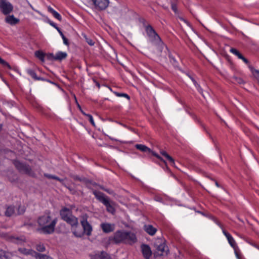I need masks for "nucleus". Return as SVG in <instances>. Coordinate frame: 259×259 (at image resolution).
Masks as SVG:
<instances>
[{
	"mask_svg": "<svg viewBox=\"0 0 259 259\" xmlns=\"http://www.w3.org/2000/svg\"><path fill=\"white\" fill-rule=\"evenodd\" d=\"M97 8L100 10H103L107 8L109 5L108 0H92Z\"/></svg>",
	"mask_w": 259,
	"mask_h": 259,
	"instance_id": "nucleus-13",
	"label": "nucleus"
},
{
	"mask_svg": "<svg viewBox=\"0 0 259 259\" xmlns=\"http://www.w3.org/2000/svg\"><path fill=\"white\" fill-rule=\"evenodd\" d=\"M160 154L162 156H164L166 158V159L169 161L170 165L174 166L175 163L174 158L169 155H168L166 152H165L164 150H161L160 151Z\"/></svg>",
	"mask_w": 259,
	"mask_h": 259,
	"instance_id": "nucleus-22",
	"label": "nucleus"
},
{
	"mask_svg": "<svg viewBox=\"0 0 259 259\" xmlns=\"http://www.w3.org/2000/svg\"><path fill=\"white\" fill-rule=\"evenodd\" d=\"M60 33V35H61V36H62L63 35H64V34H63V32H62V31H61V32H60V33Z\"/></svg>",
	"mask_w": 259,
	"mask_h": 259,
	"instance_id": "nucleus-58",
	"label": "nucleus"
},
{
	"mask_svg": "<svg viewBox=\"0 0 259 259\" xmlns=\"http://www.w3.org/2000/svg\"><path fill=\"white\" fill-rule=\"evenodd\" d=\"M60 215L62 220L66 222L73 228L78 226V219L72 214V211L67 207H63L60 211Z\"/></svg>",
	"mask_w": 259,
	"mask_h": 259,
	"instance_id": "nucleus-4",
	"label": "nucleus"
},
{
	"mask_svg": "<svg viewBox=\"0 0 259 259\" xmlns=\"http://www.w3.org/2000/svg\"><path fill=\"white\" fill-rule=\"evenodd\" d=\"M72 178L76 181H78L79 182H82L83 179L82 178L80 177L79 176L74 175L72 176Z\"/></svg>",
	"mask_w": 259,
	"mask_h": 259,
	"instance_id": "nucleus-36",
	"label": "nucleus"
},
{
	"mask_svg": "<svg viewBox=\"0 0 259 259\" xmlns=\"http://www.w3.org/2000/svg\"><path fill=\"white\" fill-rule=\"evenodd\" d=\"M74 99L75 101V103L77 105V108L79 109V110H81V107L80 105L79 104V103H78L76 97L75 96V95H74Z\"/></svg>",
	"mask_w": 259,
	"mask_h": 259,
	"instance_id": "nucleus-47",
	"label": "nucleus"
},
{
	"mask_svg": "<svg viewBox=\"0 0 259 259\" xmlns=\"http://www.w3.org/2000/svg\"><path fill=\"white\" fill-rule=\"evenodd\" d=\"M92 79L94 82L96 84V86L99 89L100 88V83L96 80L95 78H93Z\"/></svg>",
	"mask_w": 259,
	"mask_h": 259,
	"instance_id": "nucleus-43",
	"label": "nucleus"
},
{
	"mask_svg": "<svg viewBox=\"0 0 259 259\" xmlns=\"http://www.w3.org/2000/svg\"><path fill=\"white\" fill-rule=\"evenodd\" d=\"M90 256L91 259H112L108 254L103 251L91 254Z\"/></svg>",
	"mask_w": 259,
	"mask_h": 259,
	"instance_id": "nucleus-16",
	"label": "nucleus"
},
{
	"mask_svg": "<svg viewBox=\"0 0 259 259\" xmlns=\"http://www.w3.org/2000/svg\"><path fill=\"white\" fill-rule=\"evenodd\" d=\"M126 231L123 230L117 231L114 234L113 237L110 240L113 241L116 244L120 243H124L126 236Z\"/></svg>",
	"mask_w": 259,
	"mask_h": 259,
	"instance_id": "nucleus-7",
	"label": "nucleus"
},
{
	"mask_svg": "<svg viewBox=\"0 0 259 259\" xmlns=\"http://www.w3.org/2000/svg\"><path fill=\"white\" fill-rule=\"evenodd\" d=\"M230 52L235 56H236V55L239 52V51L236 49L233 48L230 49Z\"/></svg>",
	"mask_w": 259,
	"mask_h": 259,
	"instance_id": "nucleus-38",
	"label": "nucleus"
},
{
	"mask_svg": "<svg viewBox=\"0 0 259 259\" xmlns=\"http://www.w3.org/2000/svg\"><path fill=\"white\" fill-rule=\"evenodd\" d=\"M0 9L4 14L8 15L13 11V7L10 3L5 0H1Z\"/></svg>",
	"mask_w": 259,
	"mask_h": 259,
	"instance_id": "nucleus-9",
	"label": "nucleus"
},
{
	"mask_svg": "<svg viewBox=\"0 0 259 259\" xmlns=\"http://www.w3.org/2000/svg\"><path fill=\"white\" fill-rule=\"evenodd\" d=\"M187 75L191 79V80L193 81V82L194 84L195 85V86H196L197 82L194 79V78L192 76H191L190 75H189L188 74H187Z\"/></svg>",
	"mask_w": 259,
	"mask_h": 259,
	"instance_id": "nucleus-41",
	"label": "nucleus"
},
{
	"mask_svg": "<svg viewBox=\"0 0 259 259\" xmlns=\"http://www.w3.org/2000/svg\"><path fill=\"white\" fill-rule=\"evenodd\" d=\"M67 56V54L66 52L59 51L57 52L53 58L55 60L61 61L65 59Z\"/></svg>",
	"mask_w": 259,
	"mask_h": 259,
	"instance_id": "nucleus-20",
	"label": "nucleus"
},
{
	"mask_svg": "<svg viewBox=\"0 0 259 259\" xmlns=\"http://www.w3.org/2000/svg\"><path fill=\"white\" fill-rule=\"evenodd\" d=\"M89 216L87 214H83L80 216V224L83 228V232L81 231H78L76 228L72 229L73 234L77 237H81L83 235V233L89 236L91 235L93 228L92 225L88 222V220Z\"/></svg>",
	"mask_w": 259,
	"mask_h": 259,
	"instance_id": "nucleus-3",
	"label": "nucleus"
},
{
	"mask_svg": "<svg viewBox=\"0 0 259 259\" xmlns=\"http://www.w3.org/2000/svg\"><path fill=\"white\" fill-rule=\"evenodd\" d=\"M1 128H2V126H0V131L1 130Z\"/></svg>",
	"mask_w": 259,
	"mask_h": 259,
	"instance_id": "nucleus-61",
	"label": "nucleus"
},
{
	"mask_svg": "<svg viewBox=\"0 0 259 259\" xmlns=\"http://www.w3.org/2000/svg\"><path fill=\"white\" fill-rule=\"evenodd\" d=\"M195 87H196V88H197V89L198 91L200 93L202 94V89L201 88V87L200 86V85H199V84H198L197 83V84H196V86H195Z\"/></svg>",
	"mask_w": 259,
	"mask_h": 259,
	"instance_id": "nucleus-44",
	"label": "nucleus"
},
{
	"mask_svg": "<svg viewBox=\"0 0 259 259\" xmlns=\"http://www.w3.org/2000/svg\"><path fill=\"white\" fill-rule=\"evenodd\" d=\"M58 31L59 33H60V32L61 31V30L60 29V28L59 27H58V26H56V27L55 28Z\"/></svg>",
	"mask_w": 259,
	"mask_h": 259,
	"instance_id": "nucleus-56",
	"label": "nucleus"
},
{
	"mask_svg": "<svg viewBox=\"0 0 259 259\" xmlns=\"http://www.w3.org/2000/svg\"><path fill=\"white\" fill-rule=\"evenodd\" d=\"M53 179L56 180L60 182V183H61L62 185H64V179H60L58 177L54 176V175L53 176Z\"/></svg>",
	"mask_w": 259,
	"mask_h": 259,
	"instance_id": "nucleus-35",
	"label": "nucleus"
},
{
	"mask_svg": "<svg viewBox=\"0 0 259 259\" xmlns=\"http://www.w3.org/2000/svg\"><path fill=\"white\" fill-rule=\"evenodd\" d=\"M187 75L191 79V80L193 81V82L194 84L195 85V86H196L197 82L194 79V78L192 76H191L190 75H189L188 74H187Z\"/></svg>",
	"mask_w": 259,
	"mask_h": 259,
	"instance_id": "nucleus-40",
	"label": "nucleus"
},
{
	"mask_svg": "<svg viewBox=\"0 0 259 259\" xmlns=\"http://www.w3.org/2000/svg\"><path fill=\"white\" fill-rule=\"evenodd\" d=\"M80 111V112H81V113L84 115V116H87V115H89V114H87V113H85L82 110V109L81 108V110H79Z\"/></svg>",
	"mask_w": 259,
	"mask_h": 259,
	"instance_id": "nucleus-53",
	"label": "nucleus"
},
{
	"mask_svg": "<svg viewBox=\"0 0 259 259\" xmlns=\"http://www.w3.org/2000/svg\"><path fill=\"white\" fill-rule=\"evenodd\" d=\"M126 235L124 243L132 245L137 242L136 235L134 232L126 231Z\"/></svg>",
	"mask_w": 259,
	"mask_h": 259,
	"instance_id": "nucleus-12",
	"label": "nucleus"
},
{
	"mask_svg": "<svg viewBox=\"0 0 259 259\" xmlns=\"http://www.w3.org/2000/svg\"><path fill=\"white\" fill-rule=\"evenodd\" d=\"M141 249L145 259H150L152 255V251L150 246L147 244H142L141 245Z\"/></svg>",
	"mask_w": 259,
	"mask_h": 259,
	"instance_id": "nucleus-14",
	"label": "nucleus"
},
{
	"mask_svg": "<svg viewBox=\"0 0 259 259\" xmlns=\"http://www.w3.org/2000/svg\"><path fill=\"white\" fill-rule=\"evenodd\" d=\"M63 40L65 45H68V40L66 37L63 38Z\"/></svg>",
	"mask_w": 259,
	"mask_h": 259,
	"instance_id": "nucleus-48",
	"label": "nucleus"
},
{
	"mask_svg": "<svg viewBox=\"0 0 259 259\" xmlns=\"http://www.w3.org/2000/svg\"><path fill=\"white\" fill-rule=\"evenodd\" d=\"M34 254L36 259H52V257L47 255L38 253L36 252H34Z\"/></svg>",
	"mask_w": 259,
	"mask_h": 259,
	"instance_id": "nucleus-30",
	"label": "nucleus"
},
{
	"mask_svg": "<svg viewBox=\"0 0 259 259\" xmlns=\"http://www.w3.org/2000/svg\"><path fill=\"white\" fill-rule=\"evenodd\" d=\"M63 186H64L65 187H66V188H68L67 186H66L65 184L64 183V185H63Z\"/></svg>",
	"mask_w": 259,
	"mask_h": 259,
	"instance_id": "nucleus-60",
	"label": "nucleus"
},
{
	"mask_svg": "<svg viewBox=\"0 0 259 259\" xmlns=\"http://www.w3.org/2000/svg\"><path fill=\"white\" fill-rule=\"evenodd\" d=\"M53 176L54 175H51V174H46V173L44 174V176L46 178H47L50 179H53Z\"/></svg>",
	"mask_w": 259,
	"mask_h": 259,
	"instance_id": "nucleus-45",
	"label": "nucleus"
},
{
	"mask_svg": "<svg viewBox=\"0 0 259 259\" xmlns=\"http://www.w3.org/2000/svg\"><path fill=\"white\" fill-rule=\"evenodd\" d=\"M35 56L41 61H44L45 54L41 51H36L35 52Z\"/></svg>",
	"mask_w": 259,
	"mask_h": 259,
	"instance_id": "nucleus-29",
	"label": "nucleus"
},
{
	"mask_svg": "<svg viewBox=\"0 0 259 259\" xmlns=\"http://www.w3.org/2000/svg\"><path fill=\"white\" fill-rule=\"evenodd\" d=\"M109 89H110L111 92H112L116 96H117L118 97L125 98L127 100H130L131 99L130 96L126 93H120V92L114 91L110 87H109Z\"/></svg>",
	"mask_w": 259,
	"mask_h": 259,
	"instance_id": "nucleus-21",
	"label": "nucleus"
},
{
	"mask_svg": "<svg viewBox=\"0 0 259 259\" xmlns=\"http://www.w3.org/2000/svg\"><path fill=\"white\" fill-rule=\"evenodd\" d=\"M84 37L85 38V40H86V42L90 46H94V44H95V42L93 40H92V39L90 38H88L87 37V36L84 35Z\"/></svg>",
	"mask_w": 259,
	"mask_h": 259,
	"instance_id": "nucleus-33",
	"label": "nucleus"
},
{
	"mask_svg": "<svg viewBox=\"0 0 259 259\" xmlns=\"http://www.w3.org/2000/svg\"><path fill=\"white\" fill-rule=\"evenodd\" d=\"M48 11L52 13L54 17H55L56 19H57L59 21H61L62 20V17L60 15V14L58 13L57 11H56L55 10H54L52 7H48Z\"/></svg>",
	"mask_w": 259,
	"mask_h": 259,
	"instance_id": "nucleus-24",
	"label": "nucleus"
},
{
	"mask_svg": "<svg viewBox=\"0 0 259 259\" xmlns=\"http://www.w3.org/2000/svg\"><path fill=\"white\" fill-rule=\"evenodd\" d=\"M36 249L39 252H44L45 250V247L43 244H38L36 245Z\"/></svg>",
	"mask_w": 259,
	"mask_h": 259,
	"instance_id": "nucleus-32",
	"label": "nucleus"
},
{
	"mask_svg": "<svg viewBox=\"0 0 259 259\" xmlns=\"http://www.w3.org/2000/svg\"><path fill=\"white\" fill-rule=\"evenodd\" d=\"M100 227L103 232L105 233L112 232L115 229V225L108 223H103L100 225Z\"/></svg>",
	"mask_w": 259,
	"mask_h": 259,
	"instance_id": "nucleus-15",
	"label": "nucleus"
},
{
	"mask_svg": "<svg viewBox=\"0 0 259 259\" xmlns=\"http://www.w3.org/2000/svg\"><path fill=\"white\" fill-rule=\"evenodd\" d=\"M19 21V19L15 18L13 15H8L5 18V22L12 26L16 25Z\"/></svg>",
	"mask_w": 259,
	"mask_h": 259,
	"instance_id": "nucleus-18",
	"label": "nucleus"
},
{
	"mask_svg": "<svg viewBox=\"0 0 259 259\" xmlns=\"http://www.w3.org/2000/svg\"><path fill=\"white\" fill-rule=\"evenodd\" d=\"M171 10L175 12V13H177L178 12V9L177 5L175 4H171Z\"/></svg>",
	"mask_w": 259,
	"mask_h": 259,
	"instance_id": "nucleus-37",
	"label": "nucleus"
},
{
	"mask_svg": "<svg viewBox=\"0 0 259 259\" xmlns=\"http://www.w3.org/2000/svg\"><path fill=\"white\" fill-rule=\"evenodd\" d=\"M12 254L11 253L6 252L0 249V258L1 259H12Z\"/></svg>",
	"mask_w": 259,
	"mask_h": 259,
	"instance_id": "nucleus-23",
	"label": "nucleus"
},
{
	"mask_svg": "<svg viewBox=\"0 0 259 259\" xmlns=\"http://www.w3.org/2000/svg\"><path fill=\"white\" fill-rule=\"evenodd\" d=\"M216 224L222 229L223 233L227 238L230 246L232 247L234 249H235V248L237 247L236 243L232 235L223 229V225L219 221H217L216 222Z\"/></svg>",
	"mask_w": 259,
	"mask_h": 259,
	"instance_id": "nucleus-10",
	"label": "nucleus"
},
{
	"mask_svg": "<svg viewBox=\"0 0 259 259\" xmlns=\"http://www.w3.org/2000/svg\"><path fill=\"white\" fill-rule=\"evenodd\" d=\"M236 56L239 59H241L243 57V56L239 52L238 53V54L236 55Z\"/></svg>",
	"mask_w": 259,
	"mask_h": 259,
	"instance_id": "nucleus-49",
	"label": "nucleus"
},
{
	"mask_svg": "<svg viewBox=\"0 0 259 259\" xmlns=\"http://www.w3.org/2000/svg\"><path fill=\"white\" fill-rule=\"evenodd\" d=\"M215 186L218 188H222V186L219 184V183L217 181H214Z\"/></svg>",
	"mask_w": 259,
	"mask_h": 259,
	"instance_id": "nucleus-52",
	"label": "nucleus"
},
{
	"mask_svg": "<svg viewBox=\"0 0 259 259\" xmlns=\"http://www.w3.org/2000/svg\"><path fill=\"white\" fill-rule=\"evenodd\" d=\"M57 222V219H51L49 214H45L39 217L37 219V223L40 228L38 231L44 234H51L55 231V227Z\"/></svg>",
	"mask_w": 259,
	"mask_h": 259,
	"instance_id": "nucleus-2",
	"label": "nucleus"
},
{
	"mask_svg": "<svg viewBox=\"0 0 259 259\" xmlns=\"http://www.w3.org/2000/svg\"><path fill=\"white\" fill-rule=\"evenodd\" d=\"M145 231L148 234L152 236L155 234L157 230L152 225H148L146 226Z\"/></svg>",
	"mask_w": 259,
	"mask_h": 259,
	"instance_id": "nucleus-25",
	"label": "nucleus"
},
{
	"mask_svg": "<svg viewBox=\"0 0 259 259\" xmlns=\"http://www.w3.org/2000/svg\"><path fill=\"white\" fill-rule=\"evenodd\" d=\"M14 212H15L14 206L11 205V206H8L6 210L5 211V215L7 217H11L14 213Z\"/></svg>",
	"mask_w": 259,
	"mask_h": 259,
	"instance_id": "nucleus-26",
	"label": "nucleus"
},
{
	"mask_svg": "<svg viewBox=\"0 0 259 259\" xmlns=\"http://www.w3.org/2000/svg\"><path fill=\"white\" fill-rule=\"evenodd\" d=\"M241 60H242L244 63L248 65V68L254 76L257 77L259 76V70L255 69L250 64L249 61L246 58L243 56V57Z\"/></svg>",
	"mask_w": 259,
	"mask_h": 259,
	"instance_id": "nucleus-19",
	"label": "nucleus"
},
{
	"mask_svg": "<svg viewBox=\"0 0 259 259\" xmlns=\"http://www.w3.org/2000/svg\"><path fill=\"white\" fill-rule=\"evenodd\" d=\"M135 147L137 149L139 150L140 151H141L142 152H146L148 154H151L153 156L156 157L157 159H158L160 161H163L164 163L165 162V161L163 159V158L160 156H159L157 153H156L155 152L153 151V150H152L151 149L149 148L146 146H145L144 145H142V144H136L135 145Z\"/></svg>",
	"mask_w": 259,
	"mask_h": 259,
	"instance_id": "nucleus-8",
	"label": "nucleus"
},
{
	"mask_svg": "<svg viewBox=\"0 0 259 259\" xmlns=\"http://www.w3.org/2000/svg\"><path fill=\"white\" fill-rule=\"evenodd\" d=\"M101 189H102V190H103L104 191H105L107 192V193H108L109 194H111V192L110 191V190H109L104 189V188H103V187H101Z\"/></svg>",
	"mask_w": 259,
	"mask_h": 259,
	"instance_id": "nucleus-54",
	"label": "nucleus"
},
{
	"mask_svg": "<svg viewBox=\"0 0 259 259\" xmlns=\"http://www.w3.org/2000/svg\"><path fill=\"white\" fill-rule=\"evenodd\" d=\"M236 56L239 59H241L243 57V56L239 52L238 53V54L236 55Z\"/></svg>",
	"mask_w": 259,
	"mask_h": 259,
	"instance_id": "nucleus-50",
	"label": "nucleus"
},
{
	"mask_svg": "<svg viewBox=\"0 0 259 259\" xmlns=\"http://www.w3.org/2000/svg\"><path fill=\"white\" fill-rule=\"evenodd\" d=\"M13 164L20 172L24 173L30 176H34V173L28 164L21 162L17 160H14Z\"/></svg>",
	"mask_w": 259,
	"mask_h": 259,
	"instance_id": "nucleus-6",
	"label": "nucleus"
},
{
	"mask_svg": "<svg viewBox=\"0 0 259 259\" xmlns=\"http://www.w3.org/2000/svg\"><path fill=\"white\" fill-rule=\"evenodd\" d=\"M48 23H49V24L50 25H51L55 28L56 27V26H57L56 23H55L54 22H53V21H52L51 20H48Z\"/></svg>",
	"mask_w": 259,
	"mask_h": 259,
	"instance_id": "nucleus-46",
	"label": "nucleus"
},
{
	"mask_svg": "<svg viewBox=\"0 0 259 259\" xmlns=\"http://www.w3.org/2000/svg\"><path fill=\"white\" fill-rule=\"evenodd\" d=\"M93 194L98 201L102 202L106 206L108 212L112 214L115 212L114 207L111 204L109 199L103 193L99 191L94 190Z\"/></svg>",
	"mask_w": 259,
	"mask_h": 259,
	"instance_id": "nucleus-5",
	"label": "nucleus"
},
{
	"mask_svg": "<svg viewBox=\"0 0 259 259\" xmlns=\"http://www.w3.org/2000/svg\"><path fill=\"white\" fill-rule=\"evenodd\" d=\"M18 250L21 253H22L24 254H26V255H27V254L33 255V254H34V252H35V251L32 250V249H26L25 248H19Z\"/></svg>",
	"mask_w": 259,
	"mask_h": 259,
	"instance_id": "nucleus-27",
	"label": "nucleus"
},
{
	"mask_svg": "<svg viewBox=\"0 0 259 259\" xmlns=\"http://www.w3.org/2000/svg\"><path fill=\"white\" fill-rule=\"evenodd\" d=\"M62 38V39H63V38H65L66 37L64 35H63L62 36H61Z\"/></svg>",
	"mask_w": 259,
	"mask_h": 259,
	"instance_id": "nucleus-59",
	"label": "nucleus"
},
{
	"mask_svg": "<svg viewBox=\"0 0 259 259\" xmlns=\"http://www.w3.org/2000/svg\"><path fill=\"white\" fill-rule=\"evenodd\" d=\"M142 24L146 33L148 42L155 46L159 51L161 52L166 46L159 35L151 25L146 23L145 20H143Z\"/></svg>",
	"mask_w": 259,
	"mask_h": 259,
	"instance_id": "nucleus-1",
	"label": "nucleus"
},
{
	"mask_svg": "<svg viewBox=\"0 0 259 259\" xmlns=\"http://www.w3.org/2000/svg\"><path fill=\"white\" fill-rule=\"evenodd\" d=\"M235 254H236V256H237V257L238 258V259H240V257H239V253H238V252L235 249Z\"/></svg>",
	"mask_w": 259,
	"mask_h": 259,
	"instance_id": "nucleus-55",
	"label": "nucleus"
},
{
	"mask_svg": "<svg viewBox=\"0 0 259 259\" xmlns=\"http://www.w3.org/2000/svg\"><path fill=\"white\" fill-rule=\"evenodd\" d=\"M27 73L32 78H33L34 80H41V81H46L49 82H52L50 80L47 79H45L43 77H38L36 75V72L34 70L32 69H27L26 70Z\"/></svg>",
	"mask_w": 259,
	"mask_h": 259,
	"instance_id": "nucleus-17",
	"label": "nucleus"
},
{
	"mask_svg": "<svg viewBox=\"0 0 259 259\" xmlns=\"http://www.w3.org/2000/svg\"><path fill=\"white\" fill-rule=\"evenodd\" d=\"M168 57L169 59L170 62L172 64L174 67L178 68L179 63L176 59L171 54H169Z\"/></svg>",
	"mask_w": 259,
	"mask_h": 259,
	"instance_id": "nucleus-28",
	"label": "nucleus"
},
{
	"mask_svg": "<svg viewBox=\"0 0 259 259\" xmlns=\"http://www.w3.org/2000/svg\"><path fill=\"white\" fill-rule=\"evenodd\" d=\"M87 117H88L89 120L90 122L91 123V124L93 126H95V123L94 122V120L92 115L91 114H89V115H87Z\"/></svg>",
	"mask_w": 259,
	"mask_h": 259,
	"instance_id": "nucleus-34",
	"label": "nucleus"
},
{
	"mask_svg": "<svg viewBox=\"0 0 259 259\" xmlns=\"http://www.w3.org/2000/svg\"><path fill=\"white\" fill-rule=\"evenodd\" d=\"M0 64L3 65L4 67H7L9 69H11L12 67L11 65L5 60L0 57Z\"/></svg>",
	"mask_w": 259,
	"mask_h": 259,
	"instance_id": "nucleus-31",
	"label": "nucleus"
},
{
	"mask_svg": "<svg viewBox=\"0 0 259 259\" xmlns=\"http://www.w3.org/2000/svg\"><path fill=\"white\" fill-rule=\"evenodd\" d=\"M187 75L191 79V80L193 81V82L194 84L195 85V86H196L197 82L194 79V78L192 76H191L190 75H189L188 74H187Z\"/></svg>",
	"mask_w": 259,
	"mask_h": 259,
	"instance_id": "nucleus-42",
	"label": "nucleus"
},
{
	"mask_svg": "<svg viewBox=\"0 0 259 259\" xmlns=\"http://www.w3.org/2000/svg\"><path fill=\"white\" fill-rule=\"evenodd\" d=\"M238 82L239 83H241L242 82H243V80L241 78H238Z\"/></svg>",
	"mask_w": 259,
	"mask_h": 259,
	"instance_id": "nucleus-57",
	"label": "nucleus"
},
{
	"mask_svg": "<svg viewBox=\"0 0 259 259\" xmlns=\"http://www.w3.org/2000/svg\"><path fill=\"white\" fill-rule=\"evenodd\" d=\"M258 248L259 249V247Z\"/></svg>",
	"mask_w": 259,
	"mask_h": 259,
	"instance_id": "nucleus-62",
	"label": "nucleus"
},
{
	"mask_svg": "<svg viewBox=\"0 0 259 259\" xmlns=\"http://www.w3.org/2000/svg\"><path fill=\"white\" fill-rule=\"evenodd\" d=\"M20 208H21V207L19 206V210H18L19 213V214H22V213H23L24 212L25 210L23 208H22V209H20Z\"/></svg>",
	"mask_w": 259,
	"mask_h": 259,
	"instance_id": "nucleus-51",
	"label": "nucleus"
},
{
	"mask_svg": "<svg viewBox=\"0 0 259 259\" xmlns=\"http://www.w3.org/2000/svg\"><path fill=\"white\" fill-rule=\"evenodd\" d=\"M155 247L157 251L160 252V255H162L164 253L167 254V251H168V247L164 241H157L155 243Z\"/></svg>",
	"mask_w": 259,
	"mask_h": 259,
	"instance_id": "nucleus-11",
	"label": "nucleus"
},
{
	"mask_svg": "<svg viewBox=\"0 0 259 259\" xmlns=\"http://www.w3.org/2000/svg\"><path fill=\"white\" fill-rule=\"evenodd\" d=\"M187 75L191 79V80L193 81V82L194 84L195 85V86H196L197 82L194 79V78L192 76H191L190 75H189L188 74H187Z\"/></svg>",
	"mask_w": 259,
	"mask_h": 259,
	"instance_id": "nucleus-39",
	"label": "nucleus"
}]
</instances>
